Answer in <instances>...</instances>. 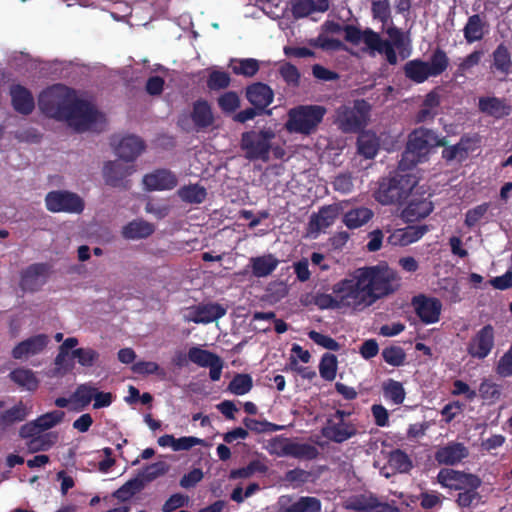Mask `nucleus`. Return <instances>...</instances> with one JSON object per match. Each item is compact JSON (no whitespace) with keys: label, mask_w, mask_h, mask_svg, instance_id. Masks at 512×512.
<instances>
[{"label":"nucleus","mask_w":512,"mask_h":512,"mask_svg":"<svg viewBox=\"0 0 512 512\" xmlns=\"http://www.w3.org/2000/svg\"><path fill=\"white\" fill-rule=\"evenodd\" d=\"M191 119L198 131L208 128L213 124L214 115L211 106L206 100H197L194 102Z\"/></svg>","instance_id":"nucleus-33"},{"label":"nucleus","mask_w":512,"mask_h":512,"mask_svg":"<svg viewBox=\"0 0 512 512\" xmlns=\"http://www.w3.org/2000/svg\"><path fill=\"white\" fill-rule=\"evenodd\" d=\"M416 184L417 179L414 175L397 174L391 179H383L374 197L382 205L394 204L406 198Z\"/></svg>","instance_id":"nucleus-7"},{"label":"nucleus","mask_w":512,"mask_h":512,"mask_svg":"<svg viewBox=\"0 0 512 512\" xmlns=\"http://www.w3.org/2000/svg\"><path fill=\"white\" fill-rule=\"evenodd\" d=\"M315 305L320 309L340 310V303L337 294L332 291L331 294L320 293L314 297Z\"/></svg>","instance_id":"nucleus-55"},{"label":"nucleus","mask_w":512,"mask_h":512,"mask_svg":"<svg viewBox=\"0 0 512 512\" xmlns=\"http://www.w3.org/2000/svg\"><path fill=\"white\" fill-rule=\"evenodd\" d=\"M438 483L448 489L462 490L465 487H480L481 480L473 475L453 469H441L437 476Z\"/></svg>","instance_id":"nucleus-15"},{"label":"nucleus","mask_w":512,"mask_h":512,"mask_svg":"<svg viewBox=\"0 0 512 512\" xmlns=\"http://www.w3.org/2000/svg\"><path fill=\"white\" fill-rule=\"evenodd\" d=\"M382 356L386 363L393 366H400L405 360V353L399 347H390L384 349Z\"/></svg>","instance_id":"nucleus-64"},{"label":"nucleus","mask_w":512,"mask_h":512,"mask_svg":"<svg viewBox=\"0 0 512 512\" xmlns=\"http://www.w3.org/2000/svg\"><path fill=\"white\" fill-rule=\"evenodd\" d=\"M96 387L92 383L78 385L73 393V401L79 403L81 408L87 407L95 397Z\"/></svg>","instance_id":"nucleus-48"},{"label":"nucleus","mask_w":512,"mask_h":512,"mask_svg":"<svg viewBox=\"0 0 512 512\" xmlns=\"http://www.w3.org/2000/svg\"><path fill=\"white\" fill-rule=\"evenodd\" d=\"M379 148L377 136L372 132H363L358 138V153L367 159L376 156Z\"/></svg>","instance_id":"nucleus-39"},{"label":"nucleus","mask_w":512,"mask_h":512,"mask_svg":"<svg viewBox=\"0 0 512 512\" xmlns=\"http://www.w3.org/2000/svg\"><path fill=\"white\" fill-rule=\"evenodd\" d=\"M482 57V51H474L465 58L461 59V61L458 64L457 74L461 76L465 75L473 67L479 64Z\"/></svg>","instance_id":"nucleus-57"},{"label":"nucleus","mask_w":512,"mask_h":512,"mask_svg":"<svg viewBox=\"0 0 512 512\" xmlns=\"http://www.w3.org/2000/svg\"><path fill=\"white\" fill-rule=\"evenodd\" d=\"M45 205L50 212L71 214H79L85 207L84 201L79 195L67 190L48 192L45 196Z\"/></svg>","instance_id":"nucleus-9"},{"label":"nucleus","mask_w":512,"mask_h":512,"mask_svg":"<svg viewBox=\"0 0 512 512\" xmlns=\"http://www.w3.org/2000/svg\"><path fill=\"white\" fill-rule=\"evenodd\" d=\"M495 331L491 325H485L478 330L467 344V353L472 358L485 359L494 348Z\"/></svg>","instance_id":"nucleus-13"},{"label":"nucleus","mask_w":512,"mask_h":512,"mask_svg":"<svg viewBox=\"0 0 512 512\" xmlns=\"http://www.w3.org/2000/svg\"><path fill=\"white\" fill-rule=\"evenodd\" d=\"M328 6V0H293L292 12L295 17L301 18L315 11L324 12Z\"/></svg>","instance_id":"nucleus-36"},{"label":"nucleus","mask_w":512,"mask_h":512,"mask_svg":"<svg viewBox=\"0 0 512 512\" xmlns=\"http://www.w3.org/2000/svg\"><path fill=\"white\" fill-rule=\"evenodd\" d=\"M370 106L364 100L355 101L352 107L342 106L337 110L336 122L345 132L360 129L367 121Z\"/></svg>","instance_id":"nucleus-10"},{"label":"nucleus","mask_w":512,"mask_h":512,"mask_svg":"<svg viewBox=\"0 0 512 512\" xmlns=\"http://www.w3.org/2000/svg\"><path fill=\"white\" fill-rule=\"evenodd\" d=\"M279 261L272 254L251 258L252 273L256 277H265L271 274L278 266Z\"/></svg>","instance_id":"nucleus-37"},{"label":"nucleus","mask_w":512,"mask_h":512,"mask_svg":"<svg viewBox=\"0 0 512 512\" xmlns=\"http://www.w3.org/2000/svg\"><path fill=\"white\" fill-rule=\"evenodd\" d=\"M463 31L468 43L479 41L484 36V22L479 15H473L469 17Z\"/></svg>","instance_id":"nucleus-41"},{"label":"nucleus","mask_w":512,"mask_h":512,"mask_svg":"<svg viewBox=\"0 0 512 512\" xmlns=\"http://www.w3.org/2000/svg\"><path fill=\"white\" fill-rule=\"evenodd\" d=\"M344 38L355 49L354 53L369 52L374 55L376 52L385 55L390 64L397 63V55L393 51L391 43L385 42L380 36L372 30H360L354 26L346 25Z\"/></svg>","instance_id":"nucleus-5"},{"label":"nucleus","mask_w":512,"mask_h":512,"mask_svg":"<svg viewBox=\"0 0 512 512\" xmlns=\"http://www.w3.org/2000/svg\"><path fill=\"white\" fill-rule=\"evenodd\" d=\"M388 463L391 468L400 473H406L412 468V461L409 456L401 450L391 452Z\"/></svg>","instance_id":"nucleus-49"},{"label":"nucleus","mask_w":512,"mask_h":512,"mask_svg":"<svg viewBox=\"0 0 512 512\" xmlns=\"http://www.w3.org/2000/svg\"><path fill=\"white\" fill-rule=\"evenodd\" d=\"M260 63L254 58H233L229 62V68L236 75L251 78L259 71Z\"/></svg>","instance_id":"nucleus-38"},{"label":"nucleus","mask_w":512,"mask_h":512,"mask_svg":"<svg viewBox=\"0 0 512 512\" xmlns=\"http://www.w3.org/2000/svg\"><path fill=\"white\" fill-rule=\"evenodd\" d=\"M177 183L176 175L167 169H157L143 178V184L149 191L171 190Z\"/></svg>","instance_id":"nucleus-21"},{"label":"nucleus","mask_w":512,"mask_h":512,"mask_svg":"<svg viewBox=\"0 0 512 512\" xmlns=\"http://www.w3.org/2000/svg\"><path fill=\"white\" fill-rule=\"evenodd\" d=\"M338 216V208L336 206H326L319 210L318 213L311 215L307 236L316 239L320 233L325 232L336 220Z\"/></svg>","instance_id":"nucleus-17"},{"label":"nucleus","mask_w":512,"mask_h":512,"mask_svg":"<svg viewBox=\"0 0 512 512\" xmlns=\"http://www.w3.org/2000/svg\"><path fill=\"white\" fill-rule=\"evenodd\" d=\"M145 149L144 141L134 135L123 137L115 149L117 156L125 162H133Z\"/></svg>","instance_id":"nucleus-24"},{"label":"nucleus","mask_w":512,"mask_h":512,"mask_svg":"<svg viewBox=\"0 0 512 512\" xmlns=\"http://www.w3.org/2000/svg\"><path fill=\"white\" fill-rule=\"evenodd\" d=\"M144 488L143 480L139 477L132 478L113 492L112 496L120 501H128L136 493Z\"/></svg>","instance_id":"nucleus-42"},{"label":"nucleus","mask_w":512,"mask_h":512,"mask_svg":"<svg viewBox=\"0 0 512 512\" xmlns=\"http://www.w3.org/2000/svg\"><path fill=\"white\" fill-rule=\"evenodd\" d=\"M315 46L324 50H338L342 47V43L337 36L321 33L315 40Z\"/></svg>","instance_id":"nucleus-59"},{"label":"nucleus","mask_w":512,"mask_h":512,"mask_svg":"<svg viewBox=\"0 0 512 512\" xmlns=\"http://www.w3.org/2000/svg\"><path fill=\"white\" fill-rule=\"evenodd\" d=\"M27 415L28 411L23 402L20 401L12 408L0 413V426H10L16 422H21L26 419Z\"/></svg>","instance_id":"nucleus-43"},{"label":"nucleus","mask_w":512,"mask_h":512,"mask_svg":"<svg viewBox=\"0 0 512 512\" xmlns=\"http://www.w3.org/2000/svg\"><path fill=\"white\" fill-rule=\"evenodd\" d=\"M493 65L503 74L511 73L512 61L507 47L499 45L493 53Z\"/></svg>","instance_id":"nucleus-46"},{"label":"nucleus","mask_w":512,"mask_h":512,"mask_svg":"<svg viewBox=\"0 0 512 512\" xmlns=\"http://www.w3.org/2000/svg\"><path fill=\"white\" fill-rule=\"evenodd\" d=\"M395 278V272L386 265L363 267L336 282L332 291L337 294L340 310L362 312L393 291Z\"/></svg>","instance_id":"nucleus-1"},{"label":"nucleus","mask_w":512,"mask_h":512,"mask_svg":"<svg viewBox=\"0 0 512 512\" xmlns=\"http://www.w3.org/2000/svg\"><path fill=\"white\" fill-rule=\"evenodd\" d=\"M481 397L489 402H494L500 397V390L495 383L484 380L479 387Z\"/></svg>","instance_id":"nucleus-62"},{"label":"nucleus","mask_w":512,"mask_h":512,"mask_svg":"<svg viewBox=\"0 0 512 512\" xmlns=\"http://www.w3.org/2000/svg\"><path fill=\"white\" fill-rule=\"evenodd\" d=\"M169 467L166 462L158 461L147 465L144 470L137 476L143 480V483L151 482L164 475L168 471Z\"/></svg>","instance_id":"nucleus-50"},{"label":"nucleus","mask_w":512,"mask_h":512,"mask_svg":"<svg viewBox=\"0 0 512 512\" xmlns=\"http://www.w3.org/2000/svg\"><path fill=\"white\" fill-rule=\"evenodd\" d=\"M276 132L271 127H264L260 131L251 130L242 134L241 147L246 158L267 162L270 154L276 159L285 155L284 149L273 143Z\"/></svg>","instance_id":"nucleus-4"},{"label":"nucleus","mask_w":512,"mask_h":512,"mask_svg":"<svg viewBox=\"0 0 512 512\" xmlns=\"http://www.w3.org/2000/svg\"><path fill=\"white\" fill-rule=\"evenodd\" d=\"M479 487H465L462 490H459V494L457 497V504L460 507H471L473 505H477L481 501V496L477 492Z\"/></svg>","instance_id":"nucleus-51"},{"label":"nucleus","mask_w":512,"mask_h":512,"mask_svg":"<svg viewBox=\"0 0 512 512\" xmlns=\"http://www.w3.org/2000/svg\"><path fill=\"white\" fill-rule=\"evenodd\" d=\"M326 109L320 105H300L290 109L286 129L291 133L309 135L321 123Z\"/></svg>","instance_id":"nucleus-6"},{"label":"nucleus","mask_w":512,"mask_h":512,"mask_svg":"<svg viewBox=\"0 0 512 512\" xmlns=\"http://www.w3.org/2000/svg\"><path fill=\"white\" fill-rule=\"evenodd\" d=\"M488 209L489 205L487 203H483L468 210L465 217V224L468 227L475 226L485 216Z\"/></svg>","instance_id":"nucleus-63"},{"label":"nucleus","mask_w":512,"mask_h":512,"mask_svg":"<svg viewBox=\"0 0 512 512\" xmlns=\"http://www.w3.org/2000/svg\"><path fill=\"white\" fill-rule=\"evenodd\" d=\"M38 107L45 116L66 121L77 132L89 130L98 116L88 101L78 99L75 91L63 84L43 90L38 97Z\"/></svg>","instance_id":"nucleus-2"},{"label":"nucleus","mask_w":512,"mask_h":512,"mask_svg":"<svg viewBox=\"0 0 512 512\" xmlns=\"http://www.w3.org/2000/svg\"><path fill=\"white\" fill-rule=\"evenodd\" d=\"M222 315H224V308L221 305L207 304L192 308L186 318L194 323H209Z\"/></svg>","instance_id":"nucleus-31"},{"label":"nucleus","mask_w":512,"mask_h":512,"mask_svg":"<svg viewBox=\"0 0 512 512\" xmlns=\"http://www.w3.org/2000/svg\"><path fill=\"white\" fill-rule=\"evenodd\" d=\"M246 98L251 105L262 111L273 102L274 92L267 84L256 82L246 88Z\"/></svg>","instance_id":"nucleus-23"},{"label":"nucleus","mask_w":512,"mask_h":512,"mask_svg":"<svg viewBox=\"0 0 512 512\" xmlns=\"http://www.w3.org/2000/svg\"><path fill=\"white\" fill-rule=\"evenodd\" d=\"M309 338L313 340L317 345L331 350V351H338L340 349V345L338 342H336L333 338L330 336L321 334L316 331H310L309 332Z\"/></svg>","instance_id":"nucleus-60"},{"label":"nucleus","mask_w":512,"mask_h":512,"mask_svg":"<svg viewBox=\"0 0 512 512\" xmlns=\"http://www.w3.org/2000/svg\"><path fill=\"white\" fill-rule=\"evenodd\" d=\"M51 273V265L48 263H34L22 270L20 275V287L26 292L39 291L46 284Z\"/></svg>","instance_id":"nucleus-14"},{"label":"nucleus","mask_w":512,"mask_h":512,"mask_svg":"<svg viewBox=\"0 0 512 512\" xmlns=\"http://www.w3.org/2000/svg\"><path fill=\"white\" fill-rule=\"evenodd\" d=\"M155 232L154 224L143 219H135L122 227V237L126 240L145 239Z\"/></svg>","instance_id":"nucleus-30"},{"label":"nucleus","mask_w":512,"mask_h":512,"mask_svg":"<svg viewBox=\"0 0 512 512\" xmlns=\"http://www.w3.org/2000/svg\"><path fill=\"white\" fill-rule=\"evenodd\" d=\"M132 370L136 374L151 375L157 374L164 376L165 372L156 362L152 361H139L133 364Z\"/></svg>","instance_id":"nucleus-56"},{"label":"nucleus","mask_w":512,"mask_h":512,"mask_svg":"<svg viewBox=\"0 0 512 512\" xmlns=\"http://www.w3.org/2000/svg\"><path fill=\"white\" fill-rule=\"evenodd\" d=\"M337 357L331 353H325L319 363L320 376L326 381H333L337 374Z\"/></svg>","instance_id":"nucleus-45"},{"label":"nucleus","mask_w":512,"mask_h":512,"mask_svg":"<svg viewBox=\"0 0 512 512\" xmlns=\"http://www.w3.org/2000/svg\"><path fill=\"white\" fill-rule=\"evenodd\" d=\"M279 512H320L321 502L316 497H300L294 500L289 495L278 499Z\"/></svg>","instance_id":"nucleus-19"},{"label":"nucleus","mask_w":512,"mask_h":512,"mask_svg":"<svg viewBox=\"0 0 512 512\" xmlns=\"http://www.w3.org/2000/svg\"><path fill=\"white\" fill-rule=\"evenodd\" d=\"M252 379L247 374H238L229 384V390L236 395H244L250 391Z\"/></svg>","instance_id":"nucleus-52"},{"label":"nucleus","mask_w":512,"mask_h":512,"mask_svg":"<svg viewBox=\"0 0 512 512\" xmlns=\"http://www.w3.org/2000/svg\"><path fill=\"white\" fill-rule=\"evenodd\" d=\"M65 416L61 410H54L39 416L36 420L42 427L43 431L48 430L59 424Z\"/></svg>","instance_id":"nucleus-54"},{"label":"nucleus","mask_w":512,"mask_h":512,"mask_svg":"<svg viewBox=\"0 0 512 512\" xmlns=\"http://www.w3.org/2000/svg\"><path fill=\"white\" fill-rule=\"evenodd\" d=\"M11 102L14 110L22 115H29L35 108L32 93L22 85H14L10 89Z\"/></svg>","instance_id":"nucleus-25"},{"label":"nucleus","mask_w":512,"mask_h":512,"mask_svg":"<svg viewBox=\"0 0 512 512\" xmlns=\"http://www.w3.org/2000/svg\"><path fill=\"white\" fill-rule=\"evenodd\" d=\"M178 196L186 203L200 204L206 199V190L198 184L185 185L178 190Z\"/></svg>","instance_id":"nucleus-40"},{"label":"nucleus","mask_w":512,"mask_h":512,"mask_svg":"<svg viewBox=\"0 0 512 512\" xmlns=\"http://www.w3.org/2000/svg\"><path fill=\"white\" fill-rule=\"evenodd\" d=\"M448 67V57L442 50H436L430 61L411 60L404 66L405 75L416 83H423L429 77L440 75Z\"/></svg>","instance_id":"nucleus-8"},{"label":"nucleus","mask_w":512,"mask_h":512,"mask_svg":"<svg viewBox=\"0 0 512 512\" xmlns=\"http://www.w3.org/2000/svg\"><path fill=\"white\" fill-rule=\"evenodd\" d=\"M445 145L444 139L432 130L420 128L413 131L399 163V169L403 172L412 169L418 163L426 161L433 148Z\"/></svg>","instance_id":"nucleus-3"},{"label":"nucleus","mask_w":512,"mask_h":512,"mask_svg":"<svg viewBox=\"0 0 512 512\" xmlns=\"http://www.w3.org/2000/svg\"><path fill=\"white\" fill-rule=\"evenodd\" d=\"M266 450L277 457H294L311 459L316 455V449L308 444L298 443L280 436L270 441Z\"/></svg>","instance_id":"nucleus-11"},{"label":"nucleus","mask_w":512,"mask_h":512,"mask_svg":"<svg viewBox=\"0 0 512 512\" xmlns=\"http://www.w3.org/2000/svg\"><path fill=\"white\" fill-rule=\"evenodd\" d=\"M384 397L395 405L403 403L405 390L400 382L389 380L383 385Z\"/></svg>","instance_id":"nucleus-47"},{"label":"nucleus","mask_w":512,"mask_h":512,"mask_svg":"<svg viewBox=\"0 0 512 512\" xmlns=\"http://www.w3.org/2000/svg\"><path fill=\"white\" fill-rule=\"evenodd\" d=\"M468 456L467 448L461 443H451L440 448L435 459L440 464L454 465Z\"/></svg>","instance_id":"nucleus-32"},{"label":"nucleus","mask_w":512,"mask_h":512,"mask_svg":"<svg viewBox=\"0 0 512 512\" xmlns=\"http://www.w3.org/2000/svg\"><path fill=\"white\" fill-rule=\"evenodd\" d=\"M374 216V212L367 207H356L343 215V223L349 229H357L368 223Z\"/></svg>","instance_id":"nucleus-35"},{"label":"nucleus","mask_w":512,"mask_h":512,"mask_svg":"<svg viewBox=\"0 0 512 512\" xmlns=\"http://www.w3.org/2000/svg\"><path fill=\"white\" fill-rule=\"evenodd\" d=\"M496 373L501 377L512 376V345L498 360Z\"/></svg>","instance_id":"nucleus-58"},{"label":"nucleus","mask_w":512,"mask_h":512,"mask_svg":"<svg viewBox=\"0 0 512 512\" xmlns=\"http://www.w3.org/2000/svg\"><path fill=\"white\" fill-rule=\"evenodd\" d=\"M413 306L417 315L425 324H433L439 321L442 304L438 299L420 295L413 299Z\"/></svg>","instance_id":"nucleus-18"},{"label":"nucleus","mask_w":512,"mask_h":512,"mask_svg":"<svg viewBox=\"0 0 512 512\" xmlns=\"http://www.w3.org/2000/svg\"><path fill=\"white\" fill-rule=\"evenodd\" d=\"M54 444V441L51 439L50 434H44L41 435V433L35 438H32L28 442L29 450L32 452L37 451H46L48 450L52 445Z\"/></svg>","instance_id":"nucleus-61"},{"label":"nucleus","mask_w":512,"mask_h":512,"mask_svg":"<svg viewBox=\"0 0 512 512\" xmlns=\"http://www.w3.org/2000/svg\"><path fill=\"white\" fill-rule=\"evenodd\" d=\"M72 356L80 365L90 367L98 360L99 354L92 348H77L72 351Z\"/></svg>","instance_id":"nucleus-53"},{"label":"nucleus","mask_w":512,"mask_h":512,"mask_svg":"<svg viewBox=\"0 0 512 512\" xmlns=\"http://www.w3.org/2000/svg\"><path fill=\"white\" fill-rule=\"evenodd\" d=\"M432 210L433 205L428 197L412 194L408 205L402 211V217L406 222H414L428 216Z\"/></svg>","instance_id":"nucleus-22"},{"label":"nucleus","mask_w":512,"mask_h":512,"mask_svg":"<svg viewBox=\"0 0 512 512\" xmlns=\"http://www.w3.org/2000/svg\"><path fill=\"white\" fill-rule=\"evenodd\" d=\"M479 110L495 119H501L511 113V106L505 99L497 97H481L478 103Z\"/></svg>","instance_id":"nucleus-29"},{"label":"nucleus","mask_w":512,"mask_h":512,"mask_svg":"<svg viewBox=\"0 0 512 512\" xmlns=\"http://www.w3.org/2000/svg\"><path fill=\"white\" fill-rule=\"evenodd\" d=\"M50 339L46 334H37L18 343L12 350L14 359L33 356L41 353L49 344Z\"/></svg>","instance_id":"nucleus-20"},{"label":"nucleus","mask_w":512,"mask_h":512,"mask_svg":"<svg viewBox=\"0 0 512 512\" xmlns=\"http://www.w3.org/2000/svg\"><path fill=\"white\" fill-rule=\"evenodd\" d=\"M427 231V226H408L396 229L389 235L388 243L394 246H406L418 241Z\"/></svg>","instance_id":"nucleus-28"},{"label":"nucleus","mask_w":512,"mask_h":512,"mask_svg":"<svg viewBox=\"0 0 512 512\" xmlns=\"http://www.w3.org/2000/svg\"><path fill=\"white\" fill-rule=\"evenodd\" d=\"M344 505L347 509L356 512H398L397 508L391 505L379 503L371 494L352 496L345 501Z\"/></svg>","instance_id":"nucleus-16"},{"label":"nucleus","mask_w":512,"mask_h":512,"mask_svg":"<svg viewBox=\"0 0 512 512\" xmlns=\"http://www.w3.org/2000/svg\"><path fill=\"white\" fill-rule=\"evenodd\" d=\"M8 377L18 387L27 391H35L39 386L35 373L28 368H16L9 373Z\"/></svg>","instance_id":"nucleus-34"},{"label":"nucleus","mask_w":512,"mask_h":512,"mask_svg":"<svg viewBox=\"0 0 512 512\" xmlns=\"http://www.w3.org/2000/svg\"><path fill=\"white\" fill-rule=\"evenodd\" d=\"M477 147V141L472 138H462L457 144L444 148L442 155L448 162L461 163Z\"/></svg>","instance_id":"nucleus-27"},{"label":"nucleus","mask_w":512,"mask_h":512,"mask_svg":"<svg viewBox=\"0 0 512 512\" xmlns=\"http://www.w3.org/2000/svg\"><path fill=\"white\" fill-rule=\"evenodd\" d=\"M134 172V164L123 163L119 160L108 161L103 167V177L106 185L123 190L130 189L131 183L127 178Z\"/></svg>","instance_id":"nucleus-12"},{"label":"nucleus","mask_w":512,"mask_h":512,"mask_svg":"<svg viewBox=\"0 0 512 512\" xmlns=\"http://www.w3.org/2000/svg\"><path fill=\"white\" fill-rule=\"evenodd\" d=\"M188 359L200 367H207L213 362H219V357L216 354L196 346L188 350Z\"/></svg>","instance_id":"nucleus-44"},{"label":"nucleus","mask_w":512,"mask_h":512,"mask_svg":"<svg viewBox=\"0 0 512 512\" xmlns=\"http://www.w3.org/2000/svg\"><path fill=\"white\" fill-rule=\"evenodd\" d=\"M337 415L340 416V422H330L327 427L324 428L323 434L334 442L342 443L353 437L357 429L352 423L342 421L344 412L338 411Z\"/></svg>","instance_id":"nucleus-26"}]
</instances>
